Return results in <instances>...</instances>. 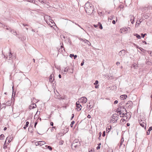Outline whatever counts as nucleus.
<instances>
[{
  "mask_svg": "<svg viewBox=\"0 0 152 152\" xmlns=\"http://www.w3.org/2000/svg\"><path fill=\"white\" fill-rule=\"evenodd\" d=\"M118 103V101L117 100H115L114 102V104H117Z\"/></svg>",
  "mask_w": 152,
  "mask_h": 152,
  "instance_id": "49530a36",
  "label": "nucleus"
},
{
  "mask_svg": "<svg viewBox=\"0 0 152 152\" xmlns=\"http://www.w3.org/2000/svg\"><path fill=\"white\" fill-rule=\"evenodd\" d=\"M87 118H91V115L89 114L87 116Z\"/></svg>",
  "mask_w": 152,
  "mask_h": 152,
  "instance_id": "13d9d810",
  "label": "nucleus"
},
{
  "mask_svg": "<svg viewBox=\"0 0 152 152\" xmlns=\"http://www.w3.org/2000/svg\"><path fill=\"white\" fill-rule=\"evenodd\" d=\"M104 133H105L104 131L103 132H102V137H104Z\"/></svg>",
  "mask_w": 152,
  "mask_h": 152,
  "instance_id": "864d4df0",
  "label": "nucleus"
},
{
  "mask_svg": "<svg viewBox=\"0 0 152 152\" xmlns=\"http://www.w3.org/2000/svg\"><path fill=\"white\" fill-rule=\"evenodd\" d=\"M152 130V126L150 127L148 130V131L150 132V131H151Z\"/></svg>",
  "mask_w": 152,
  "mask_h": 152,
  "instance_id": "e433bc0d",
  "label": "nucleus"
},
{
  "mask_svg": "<svg viewBox=\"0 0 152 152\" xmlns=\"http://www.w3.org/2000/svg\"><path fill=\"white\" fill-rule=\"evenodd\" d=\"M134 36H136V37L138 39H141V37L140 36L137 34H134Z\"/></svg>",
  "mask_w": 152,
  "mask_h": 152,
  "instance_id": "b1692460",
  "label": "nucleus"
},
{
  "mask_svg": "<svg viewBox=\"0 0 152 152\" xmlns=\"http://www.w3.org/2000/svg\"><path fill=\"white\" fill-rule=\"evenodd\" d=\"M98 86H99V85H95V88H98Z\"/></svg>",
  "mask_w": 152,
  "mask_h": 152,
  "instance_id": "338daca9",
  "label": "nucleus"
},
{
  "mask_svg": "<svg viewBox=\"0 0 152 152\" xmlns=\"http://www.w3.org/2000/svg\"><path fill=\"white\" fill-rule=\"evenodd\" d=\"M5 104V105L6 106H10L11 104V102L10 101H9L7 102Z\"/></svg>",
  "mask_w": 152,
  "mask_h": 152,
  "instance_id": "dca6fc26",
  "label": "nucleus"
},
{
  "mask_svg": "<svg viewBox=\"0 0 152 152\" xmlns=\"http://www.w3.org/2000/svg\"><path fill=\"white\" fill-rule=\"evenodd\" d=\"M120 110H121V112H124V110H125L126 112V109H125V108H124L122 107H120Z\"/></svg>",
  "mask_w": 152,
  "mask_h": 152,
  "instance_id": "4be33fe9",
  "label": "nucleus"
},
{
  "mask_svg": "<svg viewBox=\"0 0 152 152\" xmlns=\"http://www.w3.org/2000/svg\"><path fill=\"white\" fill-rule=\"evenodd\" d=\"M58 77L59 78H61V76L60 74L59 75H58Z\"/></svg>",
  "mask_w": 152,
  "mask_h": 152,
  "instance_id": "69168bd1",
  "label": "nucleus"
},
{
  "mask_svg": "<svg viewBox=\"0 0 152 152\" xmlns=\"http://www.w3.org/2000/svg\"><path fill=\"white\" fill-rule=\"evenodd\" d=\"M94 11V7L93 6H91L90 7L87 9L86 12L88 15H91L92 14Z\"/></svg>",
  "mask_w": 152,
  "mask_h": 152,
  "instance_id": "f03ea898",
  "label": "nucleus"
},
{
  "mask_svg": "<svg viewBox=\"0 0 152 152\" xmlns=\"http://www.w3.org/2000/svg\"><path fill=\"white\" fill-rule=\"evenodd\" d=\"M112 23L114 24L115 23V20H113Z\"/></svg>",
  "mask_w": 152,
  "mask_h": 152,
  "instance_id": "bf43d9fd",
  "label": "nucleus"
},
{
  "mask_svg": "<svg viewBox=\"0 0 152 152\" xmlns=\"http://www.w3.org/2000/svg\"><path fill=\"white\" fill-rule=\"evenodd\" d=\"M98 24L99 26V28L101 29H102L103 28H102V24H101V23L99 22H98Z\"/></svg>",
  "mask_w": 152,
  "mask_h": 152,
  "instance_id": "a878e982",
  "label": "nucleus"
},
{
  "mask_svg": "<svg viewBox=\"0 0 152 152\" xmlns=\"http://www.w3.org/2000/svg\"><path fill=\"white\" fill-rule=\"evenodd\" d=\"M93 107V105H89L88 104L87 105L86 107H87V109L88 110H90L91 109V108Z\"/></svg>",
  "mask_w": 152,
  "mask_h": 152,
  "instance_id": "2eb2a0df",
  "label": "nucleus"
},
{
  "mask_svg": "<svg viewBox=\"0 0 152 152\" xmlns=\"http://www.w3.org/2000/svg\"><path fill=\"white\" fill-rule=\"evenodd\" d=\"M107 152H113V150L112 149L109 148Z\"/></svg>",
  "mask_w": 152,
  "mask_h": 152,
  "instance_id": "473e14b6",
  "label": "nucleus"
},
{
  "mask_svg": "<svg viewBox=\"0 0 152 152\" xmlns=\"http://www.w3.org/2000/svg\"><path fill=\"white\" fill-rule=\"evenodd\" d=\"M84 42L86 43L88 45L90 46L91 45V43L90 42L88 41V40H87L86 39H85V40H84Z\"/></svg>",
  "mask_w": 152,
  "mask_h": 152,
  "instance_id": "f3484780",
  "label": "nucleus"
},
{
  "mask_svg": "<svg viewBox=\"0 0 152 152\" xmlns=\"http://www.w3.org/2000/svg\"><path fill=\"white\" fill-rule=\"evenodd\" d=\"M28 1L32 2L33 3H35V1L34 0H28Z\"/></svg>",
  "mask_w": 152,
  "mask_h": 152,
  "instance_id": "72a5a7b5",
  "label": "nucleus"
},
{
  "mask_svg": "<svg viewBox=\"0 0 152 152\" xmlns=\"http://www.w3.org/2000/svg\"><path fill=\"white\" fill-rule=\"evenodd\" d=\"M125 54V50H122L120 51L118 53V54L121 58L124 56Z\"/></svg>",
  "mask_w": 152,
  "mask_h": 152,
  "instance_id": "423d86ee",
  "label": "nucleus"
},
{
  "mask_svg": "<svg viewBox=\"0 0 152 152\" xmlns=\"http://www.w3.org/2000/svg\"><path fill=\"white\" fill-rule=\"evenodd\" d=\"M77 140H75L72 143H74L75 145H77V142H79V141H76Z\"/></svg>",
  "mask_w": 152,
  "mask_h": 152,
  "instance_id": "f704fd0d",
  "label": "nucleus"
},
{
  "mask_svg": "<svg viewBox=\"0 0 152 152\" xmlns=\"http://www.w3.org/2000/svg\"><path fill=\"white\" fill-rule=\"evenodd\" d=\"M129 18H130V20L132 24H133L134 23V17L132 15H129Z\"/></svg>",
  "mask_w": 152,
  "mask_h": 152,
  "instance_id": "1a4fd4ad",
  "label": "nucleus"
},
{
  "mask_svg": "<svg viewBox=\"0 0 152 152\" xmlns=\"http://www.w3.org/2000/svg\"><path fill=\"white\" fill-rule=\"evenodd\" d=\"M84 60H83L82 62L81 63V64H80L81 66H82L83 65V64H84Z\"/></svg>",
  "mask_w": 152,
  "mask_h": 152,
  "instance_id": "79ce46f5",
  "label": "nucleus"
},
{
  "mask_svg": "<svg viewBox=\"0 0 152 152\" xmlns=\"http://www.w3.org/2000/svg\"><path fill=\"white\" fill-rule=\"evenodd\" d=\"M50 125L52 126L53 125V122H51L50 123Z\"/></svg>",
  "mask_w": 152,
  "mask_h": 152,
  "instance_id": "4d7b16f0",
  "label": "nucleus"
},
{
  "mask_svg": "<svg viewBox=\"0 0 152 152\" xmlns=\"http://www.w3.org/2000/svg\"><path fill=\"white\" fill-rule=\"evenodd\" d=\"M11 55H12V54L11 53V52H10V54L9 55V57H9L10 60V58L11 57Z\"/></svg>",
  "mask_w": 152,
  "mask_h": 152,
  "instance_id": "a18cd8bd",
  "label": "nucleus"
},
{
  "mask_svg": "<svg viewBox=\"0 0 152 152\" xmlns=\"http://www.w3.org/2000/svg\"><path fill=\"white\" fill-rule=\"evenodd\" d=\"M45 142L43 141H39V145L40 146H41L42 145L45 144Z\"/></svg>",
  "mask_w": 152,
  "mask_h": 152,
  "instance_id": "412c9836",
  "label": "nucleus"
},
{
  "mask_svg": "<svg viewBox=\"0 0 152 152\" xmlns=\"http://www.w3.org/2000/svg\"><path fill=\"white\" fill-rule=\"evenodd\" d=\"M122 96H124V98L125 99H126V98L127 97V96L125 94H124V95H122Z\"/></svg>",
  "mask_w": 152,
  "mask_h": 152,
  "instance_id": "4c0bfd02",
  "label": "nucleus"
},
{
  "mask_svg": "<svg viewBox=\"0 0 152 152\" xmlns=\"http://www.w3.org/2000/svg\"><path fill=\"white\" fill-rule=\"evenodd\" d=\"M120 97L122 99H125L124 98H123L124 97V96H122V95L120 96Z\"/></svg>",
  "mask_w": 152,
  "mask_h": 152,
  "instance_id": "0e129e2a",
  "label": "nucleus"
},
{
  "mask_svg": "<svg viewBox=\"0 0 152 152\" xmlns=\"http://www.w3.org/2000/svg\"><path fill=\"white\" fill-rule=\"evenodd\" d=\"M132 102L131 101H129L127 102L126 105L129 108H130L132 106Z\"/></svg>",
  "mask_w": 152,
  "mask_h": 152,
  "instance_id": "6e6552de",
  "label": "nucleus"
},
{
  "mask_svg": "<svg viewBox=\"0 0 152 152\" xmlns=\"http://www.w3.org/2000/svg\"><path fill=\"white\" fill-rule=\"evenodd\" d=\"M4 135L3 134H1L0 135V140H3L4 139Z\"/></svg>",
  "mask_w": 152,
  "mask_h": 152,
  "instance_id": "393cba45",
  "label": "nucleus"
},
{
  "mask_svg": "<svg viewBox=\"0 0 152 152\" xmlns=\"http://www.w3.org/2000/svg\"><path fill=\"white\" fill-rule=\"evenodd\" d=\"M77 55H74V56H73V57H74V59H75V58H77Z\"/></svg>",
  "mask_w": 152,
  "mask_h": 152,
  "instance_id": "052dcab7",
  "label": "nucleus"
},
{
  "mask_svg": "<svg viewBox=\"0 0 152 152\" xmlns=\"http://www.w3.org/2000/svg\"><path fill=\"white\" fill-rule=\"evenodd\" d=\"M35 145H39V141L37 142H35Z\"/></svg>",
  "mask_w": 152,
  "mask_h": 152,
  "instance_id": "ea45409f",
  "label": "nucleus"
},
{
  "mask_svg": "<svg viewBox=\"0 0 152 152\" xmlns=\"http://www.w3.org/2000/svg\"><path fill=\"white\" fill-rule=\"evenodd\" d=\"M29 122L28 121H27L26 123V124L23 127V129H26L27 127L28 126Z\"/></svg>",
  "mask_w": 152,
  "mask_h": 152,
  "instance_id": "6ab92c4d",
  "label": "nucleus"
},
{
  "mask_svg": "<svg viewBox=\"0 0 152 152\" xmlns=\"http://www.w3.org/2000/svg\"><path fill=\"white\" fill-rule=\"evenodd\" d=\"M116 64L117 65H118L119 64H120V62H119V61H117L116 62Z\"/></svg>",
  "mask_w": 152,
  "mask_h": 152,
  "instance_id": "6e6d98bb",
  "label": "nucleus"
},
{
  "mask_svg": "<svg viewBox=\"0 0 152 152\" xmlns=\"http://www.w3.org/2000/svg\"><path fill=\"white\" fill-rule=\"evenodd\" d=\"M74 56V55L73 54H70L69 55V56L71 58H72L73 56Z\"/></svg>",
  "mask_w": 152,
  "mask_h": 152,
  "instance_id": "37998d69",
  "label": "nucleus"
},
{
  "mask_svg": "<svg viewBox=\"0 0 152 152\" xmlns=\"http://www.w3.org/2000/svg\"><path fill=\"white\" fill-rule=\"evenodd\" d=\"M36 107V105L35 104H33L29 106V109L30 110L34 109Z\"/></svg>",
  "mask_w": 152,
  "mask_h": 152,
  "instance_id": "9b49d317",
  "label": "nucleus"
},
{
  "mask_svg": "<svg viewBox=\"0 0 152 152\" xmlns=\"http://www.w3.org/2000/svg\"><path fill=\"white\" fill-rule=\"evenodd\" d=\"M139 122L140 126L142 127H146V124L145 123V121L144 120L142 121L141 120H139Z\"/></svg>",
  "mask_w": 152,
  "mask_h": 152,
  "instance_id": "39448f33",
  "label": "nucleus"
},
{
  "mask_svg": "<svg viewBox=\"0 0 152 152\" xmlns=\"http://www.w3.org/2000/svg\"><path fill=\"white\" fill-rule=\"evenodd\" d=\"M61 49H59V50H58L59 52H60L61 51V49H62L63 48H64V47L62 46H61Z\"/></svg>",
  "mask_w": 152,
  "mask_h": 152,
  "instance_id": "8fccbe9b",
  "label": "nucleus"
},
{
  "mask_svg": "<svg viewBox=\"0 0 152 152\" xmlns=\"http://www.w3.org/2000/svg\"><path fill=\"white\" fill-rule=\"evenodd\" d=\"M101 135H102V133L101 132H100L99 133V137H101Z\"/></svg>",
  "mask_w": 152,
  "mask_h": 152,
  "instance_id": "3c124183",
  "label": "nucleus"
},
{
  "mask_svg": "<svg viewBox=\"0 0 152 152\" xmlns=\"http://www.w3.org/2000/svg\"><path fill=\"white\" fill-rule=\"evenodd\" d=\"M90 6L91 5H90V3L89 2H87L85 4L84 8H87L88 7H89V6Z\"/></svg>",
  "mask_w": 152,
  "mask_h": 152,
  "instance_id": "ddd939ff",
  "label": "nucleus"
},
{
  "mask_svg": "<svg viewBox=\"0 0 152 152\" xmlns=\"http://www.w3.org/2000/svg\"><path fill=\"white\" fill-rule=\"evenodd\" d=\"M91 6H89V7H87V8H85V11H86V10H87V9H88V8H90V7Z\"/></svg>",
  "mask_w": 152,
  "mask_h": 152,
  "instance_id": "de8ad7c7",
  "label": "nucleus"
},
{
  "mask_svg": "<svg viewBox=\"0 0 152 152\" xmlns=\"http://www.w3.org/2000/svg\"><path fill=\"white\" fill-rule=\"evenodd\" d=\"M22 24L24 26H28V25H27V24H25L24 23H22Z\"/></svg>",
  "mask_w": 152,
  "mask_h": 152,
  "instance_id": "09e8293b",
  "label": "nucleus"
},
{
  "mask_svg": "<svg viewBox=\"0 0 152 152\" xmlns=\"http://www.w3.org/2000/svg\"><path fill=\"white\" fill-rule=\"evenodd\" d=\"M75 122L74 121H72V122L70 125V126L71 127H73V125L75 124Z\"/></svg>",
  "mask_w": 152,
  "mask_h": 152,
  "instance_id": "cd10ccee",
  "label": "nucleus"
},
{
  "mask_svg": "<svg viewBox=\"0 0 152 152\" xmlns=\"http://www.w3.org/2000/svg\"><path fill=\"white\" fill-rule=\"evenodd\" d=\"M146 35V34H143L142 33L141 34V35L142 38H144V37H145V36Z\"/></svg>",
  "mask_w": 152,
  "mask_h": 152,
  "instance_id": "7c9ffc66",
  "label": "nucleus"
},
{
  "mask_svg": "<svg viewBox=\"0 0 152 152\" xmlns=\"http://www.w3.org/2000/svg\"><path fill=\"white\" fill-rule=\"evenodd\" d=\"M130 125V124L129 123H127V124H126V125L128 126H129Z\"/></svg>",
  "mask_w": 152,
  "mask_h": 152,
  "instance_id": "774afa93",
  "label": "nucleus"
},
{
  "mask_svg": "<svg viewBox=\"0 0 152 152\" xmlns=\"http://www.w3.org/2000/svg\"><path fill=\"white\" fill-rule=\"evenodd\" d=\"M3 26H3V27H7V28H6V29L7 30H10V31L11 32H12V30L11 29V28H7V26H5V25H3Z\"/></svg>",
  "mask_w": 152,
  "mask_h": 152,
  "instance_id": "bb28decb",
  "label": "nucleus"
},
{
  "mask_svg": "<svg viewBox=\"0 0 152 152\" xmlns=\"http://www.w3.org/2000/svg\"><path fill=\"white\" fill-rule=\"evenodd\" d=\"M111 127L110 126H108L107 128H106V132L107 133H108L110 130Z\"/></svg>",
  "mask_w": 152,
  "mask_h": 152,
  "instance_id": "aec40b11",
  "label": "nucleus"
},
{
  "mask_svg": "<svg viewBox=\"0 0 152 152\" xmlns=\"http://www.w3.org/2000/svg\"><path fill=\"white\" fill-rule=\"evenodd\" d=\"M112 11H110L109 12H107V11H106V14H111V12H112Z\"/></svg>",
  "mask_w": 152,
  "mask_h": 152,
  "instance_id": "a19ab883",
  "label": "nucleus"
},
{
  "mask_svg": "<svg viewBox=\"0 0 152 152\" xmlns=\"http://www.w3.org/2000/svg\"><path fill=\"white\" fill-rule=\"evenodd\" d=\"M108 20H112L113 18V17H114V16L113 15H108Z\"/></svg>",
  "mask_w": 152,
  "mask_h": 152,
  "instance_id": "a211bd4d",
  "label": "nucleus"
},
{
  "mask_svg": "<svg viewBox=\"0 0 152 152\" xmlns=\"http://www.w3.org/2000/svg\"><path fill=\"white\" fill-rule=\"evenodd\" d=\"M98 80H96L95 82V83H94V85H97V84L98 83Z\"/></svg>",
  "mask_w": 152,
  "mask_h": 152,
  "instance_id": "2f4dec72",
  "label": "nucleus"
},
{
  "mask_svg": "<svg viewBox=\"0 0 152 152\" xmlns=\"http://www.w3.org/2000/svg\"><path fill=\"white\" fill-rule=\"evenodd\" d=\"M13 34H14L15 35V33H16V32L15 31H13Z\"/></svg>",
  "mask_w": 152,
  "mask_h": 152,
  "instance_id": "e2e57ef3",
  "label": "nucleus"
},
{
  "mask_svg": "<svg viewBox=\"0 0 152 152\" xmlns=\"http://www.w3.org/2000/svg\"><path fill=\"white\" fill-rule=\"evenodd\" d=\"M126 28H122L121 29L120 31L122 30V31H126Z\"/></svg>",
  "mask_w": 152,
  "mask_h": 152,
  "instance_id": "58836bf2",
  "label": "nucleus"
},
{
  "mask_svg": "<svg viewBox=\"0 0 152 152\" xmlns=\"http://www.w3.org/2000/svg\"><path fill=\"white\" fill-rule=\"evenodd\" d=\"M45 146L46 148L49 149L50 151H51L52 150V148L51 146L48 145H45Z\"/></svg>",
  "mask_w": 152,
  "mask_h": 152,
  "instance_id": "5701e85b",
  "label": "nucleus"
},
{
  "mask_svg": "<svg viewBox=\"0 0 152 152\" xmlns=\"http://www.w3.org/2000/svg\"><path fill=\"white\" fill-rule=\"evenodd\" d=\"M68 68L66 67L65 68L64 70L63 71V72H64V73H64H65V72H67L68 70Z\"/></svg>",
  "mask_w": 152,
  "mask_h": 152,
  "instance_id": "c85d7f7f",
  "label": "nucleus"
},
{
  "mask_svg": "<svg viewBox=\"0 0 152 152\" xmlns=\"http://www.w3.org/2000/svg\"><path fill=\"white\" fill-rule=\"evenodd\" d=\"M125 121H126V120L125 119L122 118L121 119L120 121L121 122L122 121V122L124 123Z\"/></svg>",
  "mask_w": 152,
  "mask_h": 152,
  "instance_id": "c9c22d12",
  "label": "nucleus"
},
{
  "mask_svg": "<svg viewBox=\"0 0 152 152\" xmlns=\"http://www.w3.org/2000/svg\"><path fill=\"white\" fill-rule=\"evenodd\" d=\"M87 100V98L86 97H82L79 99V101L81 103H85L86 102Z\"/></svg>",
  "mask_w": 152,
  "mask_h": 152,
  "instance_id": "20e7f679",
  "label": "nucleus"
},
{
  "mask_svg": "<svg viewBox=\"0 0 152 152\" xmlns=\"http://www.w3.org/2000/svg\"><path fill=\"white\" fill-rule=\"evenodd\" d=\"M74 117V114H72V117L71 118V120H72V119Z\"/></svg>",
  "mask_w": 152,
  "mask_h": 152,
  "instance_id": "603ef678",
  "label": "nucleus"
},
{
  "mask_svg": "<svg viewBox=\"0 0 152 152\" xmlns=\"http://www.w3.org/2000/svg\"><path fill=\"white\" fill-rule=\"evenodd\" d=\"M119 118V115L116 114H114L111 117L110 121V123H116Z\"/></svg>",
  "mask_w": 152,
  "mask_h": 152,
  "instance_id": "f257e3e1",
  "label": "nucleus"
},
{
  "mask_svg": "<svg viewBox=\"0 0 152 152\" xmlns=\"http://www.w3.org/2000/svg\"><path fill=\"white\" fill-rule=\"evenodd\" d=\"M80 145V142H77V145H75L74 143H72V148L75 150V149L78 148Z\"/></svg>",
  "mask_w": 152,
  "mask_h": 152,
  "instance_id": "7ed1b4c3",
  "label": "nucleus"
},
{
  "mask_svg": "<svg viewBox=\"0 0 152 152\" xmlns=\"http://www.w3.org/2000/svg\"><path fill=\"white\" fill-rule=\"evenodd\" d=\"M119 113V115H120V117H124V113L123 112H121V110H120V111L118 112V113Z\"/></svg>",
  "mask_w": 152,
  "mask_h": 152,
  "instance_id": "9d476101",
  "label": "nucleus"
},
{
  "mask_svg": "<svg viewBox=\"0 0 152 152\" xmlns=\"http://www.w3.org/2000/svg\"><path fill=\"white\" fill-rule=\"evenodd\" d=\"M64 143V141L61 140L60 142L59 143L61 145H62Z\"/></svg>",
  "mask_w": 152,
  "mask_h": 152,
  "instance_id": "c03bdc74",
  "label": "nucleus"
},
{
  "mask_svg": "<svg viewBox=\"0 0 152 152\" xmlns=\"http://www.w3.org/2000/svg\"><path fill=\"white\" fill-rule=\"evenodd\" d=\"M100 148V146H98L97 147H96V149L97 150H98V149H99Z\"/></svg>",
  "mask_w": 152,
  "mask_h": 152,
  "instance_id": "5fc2aeb1",
  "label": "nucleus"
},
{
  "mask_svg": "<svg viewBox=\"0 0 152 152\" xmlns=\"http://www.w3.org/2000/svg\"><path fill=\"white\" fill-rule=\"evenodd\" d=\"M93 26H94V27L95 28H96L98 26L97 25L94 24Z\"/></svg>",
  "mask_w": 152,
  "mask_h": 152,
  "instance_id": "680f3d73",
  "label": "nucleus"
},
{
  "mask_svg": "<svg viewBox=\"0 0 152 152\" xmlns=\"http://www.w3.org/2000/svg\"><path fill=\"white\" fill-rule=\"evenodd\" d=\"M53 76H54L53 75H50V77L49 81L51 83H52L53 82V80H52V78H53Z\"/></svg>",
  "mask_w": 152,
  "mask_h": 152,
  "instance_id": "4468645a",
  "label": "nucleus"
},
{
  "mask_svg": "<svg viewBox=\"0 0 152 152\" xmlns=\"http://www.w3.org/2000/svg\"><path fill=\"white\" fill-rule=\"evenodd\" d=\"M5 105V103L2 104H1V107H2V108H4L5 109L6 108V107L4 106V105Z\"/></svg>",
  "mask_w": 152,
  "mask_h": 152,
  "instance_id": "c756f323",
  "label": "nucleus"
},
{
  "mask_svg": "<svg viewBox=\"0 0 152 152\" xmlns=\"http://www.w3.org/2000/svg\"><path fill=\"white\" fill-rule=\"evenodd\" d=\"M76 110H77L78 111H79L81 110L82 107L80 104H79L78 106H76Z\"/></svg>",
  "mask_w": 152,
  "mask_h": 152,
  "instance_id": "f8f14e48",
  "label": "nucleus"
},
{
  "mask_svg": "<svg viewBox=\"0 0 152 152\" xmlns=\"http://www.w3.org/2000/svg\"><path fill=\"white\" fill-rule=\"evenodd\" d=\"M12 138L11 136H9L6 138V141L5 142V143L4 144V145H5V144H6V142H7V144H9L11 142V140H10V139Z\"/></svg>",
  "mask_w": 152,
  "mask_h": 152,
  "instance_id": "0eeeda50",
  "label": "nucleus"
}]
</instances>
